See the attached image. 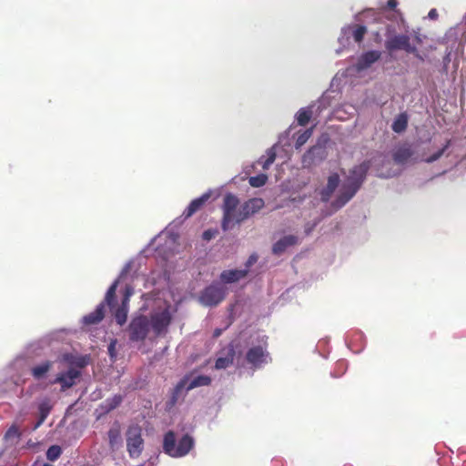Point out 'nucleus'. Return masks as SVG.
<instances>
[{"instance_id":"nucleus-23","label":"nucleus","mask_w":466,"mask_h":466,"mask_svg":"<svg viewBox=\"0 0 466 466\" xmlns=\"http://www.w3.org/2000/svg\"><path fill=\"white\" fill-rule=\"evenodd\" d=\"M211 383V378L207 375H198L192 379L190 381L187 380L186 390H191L195 388L201 387V386H208Z\"/></svg>"},{"instance_id":"nucleus-47","label":"nucleus","mask_w":466,"mask_h":466,"mask_svg":"<svg viewBox=\"0 0 466 466\" xmlns=\"http://www.w3.org/2000/svg\"><path fill=\"white\" fill-rule=\"evenodd\" d=\"M138 466H145V464L143 463V464H140V465H138Z\"/></svg>"},{"instance_id":"nucleus-25","label":"nucleus","mask_w":466,"mask_h":466,"mask_svg":"<svg viewBox=\"0 0 466 466\" xmlns=\"http://www.w3.org/2000/svg\"><path fill=\"white\" fill-rule=\"evenodd\" d=\"M118 281L116 280L107 289L104 300V305H107L110 310H113L116 307V291L117 288Z\"/></svg>"},{"instance_id":"nucleus-45","label":"nucleus","mask_w":466,"mask_h":466,"mask_svg":"<svg viewBox=\"0 0 466 466\" xmlns=\"http://www.w3.org/2000/svg\"><path fill=\"white\" fill-rule=\"evenodd\" d=\"M78 366H79V367H84V366H85V363H84V362H80V363H78Z\"/></svg>"},{"instance_id":"nucleus-38","label":"nucleus","mask_w":466,"mask_h":466,"mask_svg":"<svg viewBox=\"0 0 466 466\" xmlns=\"http://www.w3.org/2000/svg\"><path fill=\"white\" fill-rule=\"evenodd\" d=\"M218 235V230L217 228H208L203 232L202 238L206 241H209L216 238Z\"/></svg>"},{"instance_id":"nucleus-40","label":"nucleus","mask_w":466,"mask_h":466,"mask_svg":"<svg viewBox=\"0 0 466 466\" xmlns=\"http://www.w3.org/2000/svg\"><path fill=\"white\" fill-rule=\"evenodd\" d=\"M397 5H398V1L397 0H388L387 1V6L390 9H394Z\"/></svg>"},{"instance_id":"nucleus-33","label":"nucleus","mask_w":466,"mask_h":466,"mask_svg":"<svg viewBox=\"0 0 466 466\" xmlns=\"http://www.w3.org/2000/svg\"><path fill=\"white\" fill-rule=\"evenodd\" d=\"M50 410H51V407L47 401L42 402L39 405L40 418H39V420L37 421V423L35 424V429L38 428L45 421V420L48 416Z\"/></svg>"},{"instance_id":"nucleus-13","label":"nucleus","mask_w":466,"mask_h":466,"mask_svg":"<svg viewBox=\"0 0 466 466\" xmlns=\"http://www.w3.org/2000/svg\"><path fill=\"white\" fill-rule=\"evenodd\" d=\"M380 56L381 53L377 50L365 52L359 57L356 67L359 71L365 70L377 62Z\"/></svg>"},{"instance_id":"nucleus-9","label":"nucleus","mask_w":466,"mask_h":466,"mask_svg":"<svg viewBox=\"0 0 466 466\" xmlns=\"http://www.w3.org/2000/svg\"><path fill=\"white\" fill-rule=\"evenodd\" d=\"M154 333L158 336L165 332L171 323V315L167 309L151 315L149 320Z\"/></svg>"},{"instance_id":"nucleus-16","label":"nucleus","mask_w":466,"mask_h":466,"mask_svg":"<svg viewBox=\"0 0 466 466\" xmlns=\"http://www.w3.org/2000/svg\"><path fill=\"white\" fill-rule=\"evenodd\" d=\"M339 183V176L337 173L331 174L328 177L327 186L320 192L321 200L327 202L338 187Z\"/></svg>"},{"instance_id":"nucleus-26","label":"nucleus","mask_w":466,"mask_h":466,"mask_svg":"<svg viewBox=\"0 0 466 466\" xmlns=\"http://www.w3.org/2000/svg\"><path fill=\"white\" fill-rule=\"evenodd\" d=\"M408 127V117L406 114H400L393 121L391 128L396 133H401L406 130Z\"/></svg>"},{"instance_id":"nucleus-21","label":"nucleus","mask_w":466,"mask_h":466,"mask_svg":"<svg viewBox=\"0 0 466 466\" xmlns=\"http://www.w3.org/2000/svg\"><path fill=\"white\" fill-rule=\"evenodd\" d=\"M123 400V397L119 394L106 399L101 405L100 409L104 414L110 412L117 408Z\"/></svg>"},{"instance_id":"nucleus-7","label":"nucleus","mask_w":466,"mask_h":466,"mask_svg":"<svg viewBox=\"0 0 466 466\" xmlns=\"http://www.w3.org/2000/svg\"><path fill=\"white\" fill-rule=\"evenodd\" d=\"M265 206L261 198H253L245 201L238 208L235 224H240L252 215L258 213Z\"/></svg>"},{"instance_id":"nucleus-8","label":"nucleus","mask_w":466,"mask_h":466,"mask_svg":"<svg viewBox=\"0 0 466 466\" xmlns=\"http://www.w3.org/2000/svg\"><path fill=\"white\" fill-rule=\"evenodd\" d=\"M225 289L222 287L212 284L201 292L199 301L204 306L215 307L225 299Z\"/></svg>"},{"instance_id":"nucleus-15","label":"nucleus","mask_w":466,"mask_h":466,"mask_svg":"<svg viewBox=\"0 0 466 466\" xmlns=\"http://www.w3.org/2000/svg\"><path fill=\"white\" fill-rule=\"evenodd\" d=\"M210 193H204L201 197L193 199L187 208L184 210L182 216L185 218L192 217L196 212L200 210L206 202L210 198Z\"/></svg>"},{"instance_id":"nucleus-19","label":"nucleus","mask_w":466,"mask_h":466,"mask_svg":"<svg viewBox=\"0 0 466 466\" xmlns=\"http://www.w3.org/2000/svg\"><path fill=\"white\" fill-rule=\"evenodd\" d=\"M104 317L105 305L104 303H100L93 312H90L83 318V322L86 325L97 324L104 319Z\"/></svg>"},{"instance_id":"nucleus-6","label":"nucleus","mask_w":466,"mask_h":466,"mask_svg":"<svg viewBox=\"0 0 466 466\" xmlns=\"http://www.w3.org/2000/svg\"><path fill=\"white\" fill-rule=\"evenodd\" d=\"M149 329L150 322L147 316L139 315L133 318L128 326L129 339L137 342L145 340Z\"/></svg>"},{"instance_id":"nucleus-24","label":"nucleus","mask_w":466,"mask_h":466,"mask_svg":"<svg viewBox=\"0 0 466 466\" xmlns=\"http://www.w3.org/2000/svg\"><path fill=\"white\" fill-rule=\"evenodd\" d=\"M52 366L53 362L50 360H46L37 366L33 367L31 370V373L35 380H40L46 375V373L50 370Z\"/></svg>"},{"instance_id":"nucleus-3","label":"nucleus","mask_w":466,"mask_h":466,"mask_svg":"<svg viewBox=\"0 0 466 466\" xmlns=\"http://www.w3.org/2000/svg\"><path fill=\"white\" fill-rule=\"evenodd\" d=\"M394 28L392 25H388L386 28V36L387 39L385 41V48L390 53L398 50H404L409 54H415L417 52V47L410 44V37L408 35L400 34V35H392Z\"/></svg>"},{"instance_id":"nucleus-5","label":"nucleus","mask_w":466,"mask_h":466,"mask_svg":"<svg viewBox=\"0 0 466 466\" xmlns=\"http://www.w3.org/2000/svg\"><path fill=\"white\" fill-rule=\"evenodd\" d=\"M127 450L132 459L138 458L144 450L142 430L137 425L129 426L127 429Z\"/></svg>"},{"instance_id":"nucleus-20","label":"nucleus","mask_w":466,"mask_h":466,"mask_svg":"<svg viewBox=\"0 0 466 466\" xmlns=\"http://www.w3.org/2000/svg\"><path fill=\"white\" fill-rule=\"evenodd\" d=\"M413 153L414 152L410 147H400L393 153V160L397 164L403 165L410 160V158L413 156Z\"/></svg>"},{"instance_id":"nucleus-36","label":"nucleus","mask_w":466,"mask_h":466,"mask_svg":"<svg viewBox=\"0 0 466 466\" xmlns=\"http://www.w3.org/2000/svg\"><path fill=\"white\" fill-rule=\"evenodd\" d=\"M450 146H451V140H447L445 145L442 147V148H441L436 153H434L433 155L427 157L425 159V161L427 163H432V162L438 160L444 154V152L449 148Z\"/></svg>"},{"instance_id":"nucleus-35","label":"nucleus","mask_w":466,"mask_h":466,"mask_svg":"<svg viewBox=\"0 0 466 466\" xmlns=\"http://www.w3.org/2000/svg\"><path fill=\"white\" fill-rule=\"evenodd\" d=\"M61 453H62V449L60 446L52 445L48 448V450L46 451V458L49 461H54L60 457Z\"/></svg>"},{"instance_id":"nucleus-31","label":"nucleus","mask_w":466,"mask_h":466,"mask_svg":"<svg viewBox=\"0 0 466 466\" xmlns=\"http://www.w3.org/2000/svg\"><path fill=\"white\" fill-rule=\"evenodd\" d=\"M366 33L367 27L365 25H354L352 26V36L354 41L357 43L362 42Z\"/></svg>"},{"instance_id":"nucleus-28","label":"nucleus","mask_w":466,"mask_h":466,"mask_svg":"<svg viewBox=\"0 0 466 466\" xmlns=\"http://www.w3.org/2000/svg\"><path fill=\"white\" fill-rule=\"evenodd\" d=\"M108 441L111 448H115L121 441L120 428L118 425L112 427L108 432Z\"/></svg>"},{"instance_id":"nucleus-42","label":"nucleus","mask_w":466,"mask_h":466,"mask_svg":"<svg viewBox=\"0 0 466 466\" xmlns=\"http://www.w3.org/2000/svg\"><path fill=\"white\" fill-rule=\"evenodd\" d=\"M438 16V13L436 11V9H431L430 12H429V17L431 18V19H435L437 18Z\"/></svg>"},{"instance_id":"nucleus-11","label":"nucleus","mask_w":466,"mask_h":466,"mask_svg":"<svg viewBox=\"0 0 466 466\" xmlns=\"http://www.w3.org/2000/svg\"><path fill=\"white\" fill-rule=\"evenodd\" d=\"M268 354L262 346H255L250 348L246 354L247 361L254 369L260 368L261 365L267 362Z\"/></svg>"},{"instance_id":"nucleus-2","label":"nucleus","mask_w":466,"mask_h":466,"mask_svg":"<svg viewBox=\"0 0 466 466\" xmlns=\"http://www.w3.org/2000/svg\"><path fill=\"white\" fill-rule=\"evenodd\" d=\"M194 447V439L188 434H185L176 444V435L173 431H168L164 435L163 451L166 454L173 458L184 457L189 453Z\"/></svg>"},{"instance_id":"nucleus-29","label":"nucleus","mask_w":466,"mask_h":466,"mask_svg":"<svg viewBox=\"0 0 466 466\" xmlns=\"http://www.w3.org/2000/svg\"><path fill=\"white\" fill-rule=\"evenodd\" d=\"M312 116V111L309 108H301L297 113L298 124L301 127H305Z\"/></svg>"},{"instance_id":"nucleus-44","label":"nucleus","mask_w":466,"mask_h":466,"mask_svg":"<svg viewBox=\"0 0 466 466\" xmlns=\"http://www.w3.org/2000/svg\"><path fill=\"white\" fill-rule=\"evenodd\" d=\"M220 333H221L220 329H216V330H215V332H214V335H215L216 337H218V336H219V335H220Z\"/></svg>"},{"instance_id":"nucleus-39","label":"nucleus","mask_w":466,"mask_h":466,"mask_svg":"<svg viewBox=\"0 0 466 466\" xmlns=\"http://www.w3.org/2000/svg\"><path fill=\"white\" fill-rule=\"evenodd\" d=\"M132 293H133L132 289H130L129 288H127L125 295L122 299L121 305L119 307L128 309L129 299H130V296L132 295Z\"/></svg>"},{"instance_id":"nucleus-32","label":"nucleus","mask_w":466,"mask_h":466,"mask_svg":"<svg viewBox=\"0 0 466 466\" xmlns=\"http://www.w3.org/2000/svg\"><path fill=\"white\" fill-rule=\"evenodd\" d=\"M313 128L314 127L308 128L299 135L295 143L296 149L300 148L309 140V138L312 136Z\"/></svg>"},{"instance_id":"nucleus-30","label":"nucleus","mask_w":466,"mask_h":466,"mask_svg":"<svg viewBox=\"0 0 466 466\" xmlns=\"http://www.w3.org/2000/svg\"><path fill=\"white\" fill-rule=\"evenodd\" d=\"M111 311L114 312L116 323L123 326L127 321L128 309L118 306L117 308L115 307Z\"/></svg>"},{"instance_id":"nucleus-22","label":"nucleus","mask_w":466,"mask_h":466,"mask_svg":"<svg viewBox=\"0 0 466 466\" xmlns=\"http://www.w3.org/2000/svg\"><path fill=\"white\" fill-rule=\"evenodd\" d=\"M235 350L231 347L228 349V353L225 357H218L215 362V368L217 370H222L229 367L234 360Z\"/></svg>"},{"instance_id":"nucleus-37","label":"nucleus","mask_w":466,"mask_h":466,"mask_svg":"<svg viewBox=\"0 0 466 466\" xmlns=\"http://www.w3.org/2000/svg\"><path fill=\"white\" fill-rule=\"evenodd\" d=\"M20 437V432H19V430L16 426L13 425L11 426L7 431L5 432V439L6 440H10V439H14V438H16L18 439Z\"/></svg>"},{"instance_id":"nucleus-14","label":"nucleus","mask_w":466,"mask_h":466,"mask_svg":"<svg viewBox=\"0 0 466 466\" xmlns=\"http://www.w3.org/2000/svg\"><path fill=\"white\" fill-rule=\"evenodd\" d=\"M187 380L188 376L187 375L183 377L174 387V389L171 391L170 398L166 403L167 409L171 410L178 402V400L182 396L183 390H186Z\"/></svg>"},{"instance_id":"nucleus-18","label":"nucleus","mask_w":466,"mask_h":466,"mask_svg":"<svg viewBox=\"0 0 466 466\" xmlns=\"http://www.w3.org/2000/svg\"><path fill=\"white\" fill-rule=\"evenodd\" d=\"M298 238L292 235L285 236L278 240L272 247V252L275 255H281L287 248L297 244Z\"/></svg>"},{"instance_id":"nucleus-4","label":"nucleus","mask_w":466,"mask_h":466,"mask_svg":"<svg viewBox=\"0 0 466 466\" xmlns=\"http://www.w3.org/2000/svg\"><path fill=\"white\" fill-rule=\"evenodd\" d=\"M239 205V199L237 196L228 193L225 195L222 205V220L221 228L223 231H228L232 228V225L236 223L238 207Z\"/></svg>"},{"instance_id":"nucleus-46","label":"nucleus","mask_w":466,"mask_h":466,"mask_svg":"<svg viewBox=\"0 0 466 466\" xmlns=\"http://www.w3.org/2000/svg\"><path fill=\"white\" fill-rule=\"evenodd\" d=\"M42 466H53V465L49 464V463H44Z\"/></svg>"},{"instance_id":"nucleus-17","label":"nucleus","mask_w":466,"mask_h":466,"mask_svg":"<svg viewBox=\"0 0 466 466\" xmlns=\"http://www.w3.org/2000/svg\"><path fill=\"white\" fill-rule=\"evenodd\" d=\"M248 269L224 270L220 274V280L226 284L234 283L245 278L248 274Z\"/></svg>"},{"instance_id":"nucleus-43","label":"nucleus","mask_w":466,"mask_h":466,"mask_svg":"<svg viewBox=\"0 0 466 466\" xmlns=\"http://www.w3.org/2000/svg\"><path fill=\"white\" fill-rule=\"evenodd\" d=\"M417 58L422 60V57L419 54V52L417 51L415 54H413Z\"/></svg>"},{"instance_id":"nucleus-34","label":"nucleus","mask_w":466,"mask_h":466,"mask_svg":"<svg viewBox=\"0 0 466 466\" xmlns=\"http://www.w3.org/2000/svg\"><path fill=\"white\" fill-rule=\"evenodd\" d=\"M268 180V176L265 174H259L255 177H249V185L253 187H260L266 184Z\"/></svg>"},{"instance_id":"nucleus-12","label":"nucleus","mask_w":466,"mask_h":466,"mask_svg":"<svg viewBox=\"0 0 466 466\" xmlns=\"http://www.w3.org/2000/svg\"><path fill=\"white\" fill-rule=\"evenodd\" d=\"M80 375L79 370L71 368L66 372L59 373L52 383H59L62 390H66L76 384V380L78 379Z\"/></svg>"},{"instance_id":"nucleus-10","label":"nucleus","mask_w":466,"mask_h":466,"mask_svg":"<svg viewBox=\"0 0 466 466\" xmlns=\"http://www.w3.org/2000/svg\"><path fill=\"white\" fill-rule=\"evenodd\" d=\"M326 157L325 149L319 145L311 147L302 156V165L304 167H310L315 165L316 162H320Z\"/></svg>"},{"instance_id":"nucleus-27","label":"nucleus","mask_w":466,"mask_h":466,"mask_svg":"<svg viewBox=\"0 0 466 466\" xmlns=\"http://www.w3.org/2000/svg\"><path fill=\"white\" fill-rule=\"evenodd\" d=\"M275 159H276V152H275L274 148L272 147L267 151L266 157H261L258 159V164L261 165V167L264 170H267L274 163Z\"/></svg>"},{"instance_id":"nucleus-1","label":"nucleus","mask_w":466,"mask_h":466,"mask_svg":"<svg viewBox=\"0 0 466 466\" xmlns=\"http://www.w3.org/2000/svg\"><path fill=\"white\" fill-rule=\"evenodd\" d=\"M370 167V161H363L350 169L349 175L346 177L338 197L332 202L334 208H341L356 195L364 183Z\"/></svg>"},{"instance_id":"nucleus-41","label":"nucleus","mask_w":466,"mask_h":466,"mask_svg":"<svg viewBox=\"0 0 466 466\" xmlns=\"http://www.w3.org/2000/svg\"><path fill=\"white\" fill-rule=\"evenodd\" d=\"M257 261V256L256 255H251L248 261H247V267H250L253 263H255Z\"/></svg>"}]
</instances>
